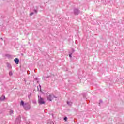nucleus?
<instances>
[{"mask_svg":"<svg viewBox=\"0 0 124 124\" xmlns=\"http://www.w3.org/2000/svg\"><path fill=\"white\" fill-rule=\"evenodd\" d=\"M38 103L39 104V105L45 104V101L43 98L41 97V96H39V95H38Z\"/></svg>","mask_w":124,"mask_h":124,"instance_id":"nucleus-1","label":"nucleus"},{"mask_svg":"<svg viewBox=\"0 0 124 124\" xmlns=\"http://www.w3.org/2000/svg\"><path fill=\"white\" fill-rule=\"evenodd\" d=\"M57 96L53 95V94H49L47 96V99L48 100V101H52V99H54V98H57Z\"/></svg>","mask_w":124,"mask_h":124,"instance_id":"nucleus-2","label":"nucleus"},{"mask_svg":"<svg viewBox=\"0 0 124 124\" xmlns=\"http://www.w3.org/2000/svg\"><path fill=\"white\" fill-rule=\"evenodd\" d=\"M23 108L25 111H29V110L31 109V105H30L29 103H26V104L23 107Z\"/></svg>","mask_w":124,"mask_h":124,"instance_id":"nucleus-3","label":"nucleus"},{"mask_svg":"<svg viewBox=\"0 0 124 124\" xmlns=\"http://www.w3.org/2000/svg\"><path fill=\"white\" fill-rule=\"evenodd\" d=\"M21 123V116L19 115L16 118L15 124H20Z\"/></svg>","mask_w":124,"mask_h":124,"instance_id":"nucleus-4","label":"nucleus"},{"mask_svg":"<svg viewBox=\"0 0 124 124\" xmlns=\"http://www.w3.org/2000/svg\"><path fill=\"white\" fill-rule=\"evenodd\" d=\"M73 12L74 15H78V14H80V10L77 8H74L73 10Z\"/></svg>","mask_w":124,"mask_h":124,"instance_id":"nucleus-5","label":"nucleus"},{"mask_svg":"<svg viewBox=\"0 0 124 124\" xmlns=\"http://www.w3.org/2000/svg\"><path fill=\"white\" fill-rule=\"evenodd\" d=\"M19 62H20V60H19L18 58H15L14 59V62L16 63V64H19Z\"/></svg>","mask_w":124,"mask_h":124,"instance_id":"nucleus-6","label":"nucleus"},{"mask_svg":"<svg viewBox=\"0 0 124 124\" xmlns=\"http://www.w3.org/2000/svg\"><path fill=\"white\" fill-rule=\"evenodd\" d=\"M26 104H27V103H25V102H24V101L23 100L21 101L20 103L21 106H23V107H24Z\"/></svg>","mask_w":124,"mask_h":124,"instance_id":"nucleus-7","label":"nucleus"},{"mask_svg":"<svg viewBox=\"0 0 124 124\" xmlns=\"http://www.w3.org/2000/svg\"><path fill=\"white\" fill-rule=\"evenodd\" d=\"M5 57H7L8 59H12V56L10 54H6L5 55Z\"/></svg>","mask_w":124,"mask_h":124,"instance_id":"nucleus-8","label":"nucleus"},{"mask_svg":"<svg viewBox=\"0 0 124 124\" xmlns=\"http://www.w3.org/2000/svg\"><path fill=\"white\" fill-rule=\"evenodd\" d=\"M7 67L8 68H12V66H11V64L9 63V62L6 63Z\"/></svg>","mask_w":124,"mask_h":124,"instance_id":"nucleus-9","label":"nucleus"},{"mask_svg":"<svg viewBox=\"0 0 124 124\" xmlns=\"http://www.w3.org/2000/svg\"><path fill=\"white\" fill-rule=\"evenodd\" d=\"M0 101H3L5 99V96L3 95L0 98Z\"/></svg>","mask_w":124,"mask_h":124,"instance_id":"nucleus-10","label":"nucleus"},{"mask_svg":"<svg viewBox=\"0 0 124 124\" xmlns=\"http://www.w3.org/2000/svg\"><path fill=\"white\" fill-rule=\"evenodd\" d=\"M47 124H54V122H53V121L51 120H48L47 121Z\"/></svg>","mask_w":124,"mask_h":124,"instance_id":"nucleus-11","label":"nucleus"},{"mask_svg":"<svg viewBox=\"0 0 124 124\" xmlns=\"http://www.w3.org/2000/svg\"><path fill=\"white\" fill-rule=\"evenodd\" d=\"M72 53L69 52V56L70 59H72Z\"/></svg>","mask_w":124,"mask_h":124,"instance_id":"nucleus-12","label":"nucleus"},{"mask_svg":"<svg viewBox=\"0 0 124 124\" xmlns=\"http://www.w3.org/2000/svg\"><path fill=\"white\" fill-rule=\"evenodd\" d=\"M9 75L10 76H12V75H13V73L12 72V71H10L9 72Z\"/></svg>","mask_w":124,"mask_h":124,"instance_id":"nucleus-13","label":"nucleus"},{"mask_svg":"<svg viewBox=\"0 0 124 124\" xmlns=\"http://www.w3.org/2000/svg\"><path fill=\"white\" fill-rule=\"evenodd\" d=\"M13 113H14V111L12 110H10L9 111V114L10 115H12V114H13Z\"/></svg>","mask_w":124,"mask_h":124,"instance_id":"nucleus-14","label":"nucleus"},{"mask_svg":"<svg viewBox=\"0 0 124 124\" xmlns=\"http://www.w3.org/2000/svg\"><path fill=\"white\" fill-rule=\"evenodd\" d=\"M75 52V49L74 48H72V51L70 52V53H72V54H73Z\"/></svg>","mask_w":124,"mask_h":124,"instance_id":"nucleus-15","label":"nucleus"},{"mask_svg":"<svg viewBox=\"0 0 124 124\" xmlns=\"http://www.w3.org/2000/svg\"><path fill=\"white\" fill-rule=\"evenodd\" d=\"M63 120L65 122H66L67 121V117L65 116L63 118Z\"/></svg>","mask_w":124,"mask_h":124,"instance_id":"nucleus-16","label":"nucleus"},{"mask_svg":"<svg viewBox=\"0 0 124 124\" xmlns=\"http://www.w3.org/2000/svg\"><path fill=\"white\" fill-rule=\"evenodd\" d=\"M67 105H69V106H71L72 104H70V102H69V101H67Z\"/></svg>","mask_w":124,"mask_h":124,"instance_id":"nucleus-17","label":"nucleus"},{"mask_svg":"<svg viewBox=\"0 0 124 124\" xmlns=\"http://www.w3.org/2000/svg\"><path fill=\"white\" fill-rule=\"evenodd\" d=\"M33 11L35 13H36V14H37V12H38V11L36 9H34Z\"/></svg>","mask_w":124,"mask_h":124,"instance_id":"nucleus-18","label":"nucleus"},{"mask_svg":"<svg viewBox=\"0 0 124 124\" xmlns=\"http://www.w3.org/2000/svg\"><path fill=\"white\" fill-rule=\"evenodd\" d=\"M33 14H34V12H32L30 13V16H31L32 15H33Z\"/></svg>","mask_w":124,"mask_h":124,"instance_id":"nucleus-19","label":"nucleus"},{"mask_svg":"<svg viewBox=\"0 0 124 124\" xmlns=\"http://www.w3.org/2000/svg\"><path fill=\"white\" fill-rule=\"evenodd\" d=\"M32 102H33V103L34 104H36V103H37V101H36V100H33Z\"/></svg>","mask_w":124,"mask_h":124,"instance_id":"nucleus-20","label":"nucleus"},{"mask_svg":"<svg viewBox=\"0 0 124 124\" xmlns=\"http://www.w3.org/2000/svg\"><path fill=\"white\" fill-rule=\"evenodd\" d=\"M34 80L35 81H38V78L37 77H36L35 78H34Z\"/></svg>","mask_w":124,"mask_h":124,"instance_id":"nucleus-21","label":"nucleus"},{"mask_svg":"<svg viewBox=\"0 0 124 124\" xmlns=\"http://www.w3.org/2000/svg\"><path fill=\"white\" fill-rule=\"evenodd\" d=\"M102 102H103L102 100H99V106H100V103H102Z\"/></svg>","mask_w":124,"mask_h":124,"instance_id":"nucleus-22","label":"nucleus"},{"mask_svg":"<svg viewBox=\"0 0 124 124\" xmlns=\"http://www.w3.org/2000/svg\"><path fill=\"white\" fill-rule=\"evenodd\" d=\"M40 92H41V93H42V94H44V92H42L41 89L40 90Z\"/></svg>","mask_w":124,"mask_h":124,"instance_id":"nucleus-23","label":"nucleus"},{"mask_svg":"<svg viewBox=\"0 0 124 124\" xmlns=\"http://www.w3.org/2000/svg\"><path fill=\"white\" fill-rule=\"evenodd\" d=\"M27 72V74L29 75L30 74V71L28 70Z\"/></svg>","mask_w":124,"mask_h":124,"instance_id":"nucleus-24","label":"nucleus"},{"mask_svg":"<svg viewBox=\"0 0 124 124\" xmlns=\"http://www.w3.org/2000/svg\"><path fill=\"white\" fill-rule=\"evenodd\" d=\"M39 87L40 88V90H41V85L40 84L39 85Z\"/></svg>","mask_w":124,"mask_h":124,"instance_id":"nucleus-25","label":"nucleus"},{"mask_svg":"<svg viewBox=\"0 0 124 124\" xmlns=\"http://www.w3.org/2000/svg\"><path fill=\"white\" fill-rule=\"evenodd\" d=\"M0 40L3 41V39L2 38H0Z\"/></svg>","mask_w":124,"mask_h":124,"instance_id":"nucleus-26","label":"nucleus"},{"mask_svg":"<svg viewBox=\"0 0 124 124\" xmlns=\"http://www.w3.org/2000/svg\"><path fill=\"white\" fill-rule=\"evenodd\" d=\"M38 83H39V80L37 81V84H38Z\"/></svg>","mask_w":124,"mask_h":124,"instance_id":"nucleus-27","label":"nucleus"},{"mask_svg":"<svg viewBox=\"0 0 124 124\" xmlns=\"http://www.w3.org/2000/svg\"><path fill=\"white\" fill-rule=\"evenodd\" d=\"M83 97H84V98H86V95H83Z\"/></svg>","mask_w":124,"mask_h":124,"instance_id":"nucleus-28","label":"nucleus"},{"mask_svg":"<svg viewBox=\"0 0 124 124\" xmlns=\"http://www.w3.org/2000/svg\"><path fill=\"white\" fill-rule=\"evenodd\" d=\"M28 97H29V98H30V97H31V96H30V94L28 95Z\"/></svg>","mask_w":124,"mask_h":124,"instance_id":"nucleus-29","label":"nucleus"},{"mask_svg":"<svg viewBox=\"0 0 124 124\" xmlns=\"http://www.w3.org/2000/svg\"><path fill=\"white\" fill-rule=\"evenodd\" d=\"M37 91H39V88L37 87Z\"/></svg>","mask_w":124,"mask_h":124,"instance_id":"nucleus-30","label":"nucleus"},{"mask_svg":"<svg viewBox=\"0 0 124 124\" xmlns=\"http://www.w3.org/2000/svg\"><path fill=\"white\" fill-rule=\"evenodd\" d=\"M49 77H50V76H47L46 77V78H49Z\"/></svg>","mask_w":124,"mask_h":124,"instance_id":"nucleus-31","label":"nucleus"},{"mask_svg":"<svg viewBox=\"0 0 124 124\" xmlns=\"http://www.w3.org/2000/svg\"><path fill=\"white\" fill-rule=\"evenodd\" d=\"M16 39H17V40H19V39H18V38H17Z\"/></svg>","mask_w":124,"mask_h":124,"instance_id":"nucleus-32","label":"nucleus"},{"mask_svg":"<svg viewBox=\"0 0 124 124\" xmlns=\"http://www.w3.org/2000/svg\"><path fill=\"white\" fill-rule=\"evenodd\" d=\"M109 85H111V83H109Z\"/></svg>","mask_w":124,"mask_h":124,"instance_id":"nucleus-33","label":"nucleus"}]
</instances>
